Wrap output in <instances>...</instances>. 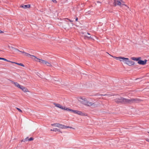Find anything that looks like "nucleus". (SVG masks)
Returning <instances> with one entry per match:
<instances>
[{
  "mask_svg": "<svg viewBox=\"0 0 149 149\" xmlns=\"http://www.w3.org/2000/svg\"><path fill=\"white\" fill-rule=\"evenodd\" d=\"M24 92H27L28 91V89L25 87H24L22 86H21L20 88Z\"/></svg>",
  "mask_w": 149,
  "mask_h": 149,
  "instance_id": "f8f14e48",
  "label": "nucleus"
},
{
  "mask_svg": "<svg viewBox=\"0 0 149 149\" xmlns=\"http://www.w3.org/2000/svg\"><path fill=\"white\" fill-rule=\"evenodd\" d=\"M23 53L25 55H26L27 56H31V58L33 59H34L36 61H37L36 59L38 60V58H37L36 56H34L31 55L25 52H23Z\"/></svg>",
  "mask_w": 149,
  "mask_h": 149,
  "instance_id": "39448f33",
  "label": "nucleus"
},
{
  "mask_svg": "<svg viewBox=\"0 0 149 149\" xmlns=\"http://www.w3.org/2000/svg\"><path fill=\"white\" fill-rule=\"evenodd\" d=\"M84 38L85 39H92V38L91 37V36H90V35L88 36L87 35L86 33H84Z\"/></svg>",
  "mask_w": 149,
  "mask_h": 149,
  "instance_id": "9d476101",
  "label": "nucleus"
},
{
  "mask_svg": "<svg viewBox=\"0 0 149 149\" xmlns=\"http://www.w3.org/2000/svg\"><path fill=\"white\" fill-rule=\"evenodd\" d=\"M3 32L1 30H0V33Z\"/></svg>",
  "mask_w": 149,
  "mask_h": 149,
  "instance_id": "f704fd0d",
  "label": "nucleus"
},
{
  "mask_svg": "<svg viewBox=\"0 0 149 149\" xmlns=\"http://www.w3.org/2000/svg\"><path fill=\"white\" fill-rule=\"evenodd\" d=\"M94 104V103H93L92 102H90L89 101H88L86 102V104L85 105L90 106L93 105Z\"/></svg>",
  "mask_w": 149,
  "mask_h": 149,
  "instance_id": "ddd939ff",
  "label": "nucleus"
},
{
  "mask_svg": "<svg viewBox=\"0 0 149 149\" xmlns=\"http://www.w3.org/2000/svg\"><path fill=\"white\" fill-rule=\"evenodd\" d=\"M148 133L149 134V132H148Z\"/></svg>",
  "mask_w": 149,
  "mask_h": 149,
  "instance_id": "ea45409f",
  "label": "nucleus"
},
{
  "mask_svg": "<svg viewBox=\"0 0 149 149\" xmlns=\"http://www.w3.org/2000/svg\"><path fill=\"white\" fill-rule=\"evenodd\" d=\"M141 58V57L136 58L134 57H132L131 58V59L134 61H138Z\"/></svg>",
  "mask_w": 149,
  "mask_h": 149,
  "instance_id": "2eb2a0df",
  "label": "nucleus"
},
{
  "mask_svg": "<svg viewBox=\"0 0 149 149\" xmlns=\"http://www.w3.org/2000/svg\"><path fill=\"white\" fill-rule=\"evenodd\" d=\"M54 104L55 105V106L56 107H57L59 108L61 107V105L60 104H56L55 103H54Z\"/></svg>",
  "mask_w": 149,
  "mask_h": 149,
  "instance_id": "4be33fe9",
  "label": "nucleus"
},
{
  "mask_svg": "<svg viewBox=\"0 0 149 149\" xmlns=\"http://www.w3.org/2000/svg\"><path fill=\"white\" fill-rule=\"evenodd\" d=\"M52 126H54L55 127H58L61 128H72V127H70L69 126H65L64 125L58 123H56L51 124Z\"/></svg>",
  "mask_w": 149,
  "mask_h": 149,
  "instance_id": "7ed1b4c3",
  "label": "nucleus"
},
{
  "mask_svg": "<svg viewBox=\"0 0 149 149\" xmlns=\"http://www.w3.org/2000/svg\"><path fill=\"white\" fill-rule=\"evenodd\" d=\"M52 1L54 2H56V0H52Z\"/></svg>",
  "mask_w": 149,
  "mask_h": 149,
  "instance_id": "2f4dec72",
  "label": "nucleus"
},
{
  "mask_svg": "<svg viewBox=\"0 0 149 149\" xmlns=\"http://www.w3.org/2000/svg\"><path fill=\"white\" fill-rule=\"evenodd\" d=\"M51 131H53L55 132L58 131L62 133V132H61L60 130L57 128H54L53 130L51 129Z\"/></svg>",
  "mask_w": 149,
  "mask_h": 149,
  "instance_id": "dca6fc26",
  "label": "nucleus"
},
{
  "mask_svg": "<svg viewBox=\"0 0 149 149\" xmlns=\"http://www.w3.org/2000/svg\"><path fill=\"white\" fill-rule=\"evenodd\" d=\"M104 95V96H105V95H106V94H105V95Z\"/></svg>",
  "mask_w": 149,
  "mask_h": 149,
  "instance_id": "e433bc0d",
  "label": "nucleus"
},
{
  "mask_svg": "<svg viewBox=\"0 0 149 149\" xmlns=\"http://www.w3.org/2000/svg\"><path fill=\"white\" fill-rule=\"evenodd\" d=\"M17 110L20 112H22V111L19 108H16Z\"/></svg>",
  "mask_w": 149,
  "mask_h": 149,
  "instance_id": "a878e982",
  "label": "nucleus"
},
{
  "mask_svg": "<svg viewBox=\"0 0 149 149\" xmlns=\"http://www.w3.org/2000/svg\"><path fill=\"white\" fill-rule=\"evenodd\" d=\"M12 84H14L15 86L17 87L20 88L21 86H22L20 85L17 82H15L13 81H12Z\"/></svg>",
  "mask_w": 149,
  "mask_h": 149,
  "instance_id": "9b49d317",
  "label": "nucleus"
},
{
  "mask_svg": "<svg viewBox=\"0 0 149 149\" xmlns=\"http://www.w3.org/2000/svg\"><path fill=\"white\" fill-rule=\"evenodd\" d=\"M15 50H16V51H19V52L20 51H19L18 49H16L15 48Z\"/></svg>",
  "mask_w": 149,
  "mask_h": 149,
  "instance_id": "c756f323",
  "label": "nucleus"
},
{
  "mask_svg": "<svg viewBox=\"0 0 149 149\" xmlns=\"http://www.w3.org/2000/svg\"><path fill=\"white\" fill-rule=\"evenodd\" d=\"M80 99L82 100L81 102L83 104L85 105L86 104V102L88 101L87 99L85 98L81 97Z\"/></svg>",
  "mask_w": 149,
  "mask_h": 149,
  "instance_id": "6e6552de",
  "label": "nucleus"
},
{
  "mask_svg": "<svg viewBox=\"0 0 149 149\" xmlns=\"http://www.w3.org/2000/svg\"><path fill=\"white\" fill-rule=\"evenodd\" d=\"M11 63H14L16 64H17L18 65H20V66H23V67L24 66V65L23 64L21 63H16V62H12V61H11Z\"/></svg>",
  "mask_w": 149,
  "mask_h": 149,
  "instance_id": "f3484780",
  "label": "nucleus"
},
{
  "mask_svg": "<svg viewBox=\"0 0 149 149\" xmlns=\"http://www.w3.org/2000/svg\"><path fill=\"white\" fill-rule=\"evenodd\" d=\"M78 17H76V18L75 19V21H78Z\"/></svg>",
  "mask_w": 149,
  "mask_h": 149,
  "instance_id": "473e14b6",
  "label": "nucleus"
},
{
  "mask_svg": "<svg viewBox=\"0 0 149 149\" xmlns=\"http://www.w3.org/2000/svg\"><path fill=\"white\" fill-rule=\"evenodd\" d=\"M78 111H77L75 110H72V112L74 113L77 114V112Z\"/></svg>",
  "mask_w": 149,
  "mask_h": 149,
  "instance_id": "b1692460",
  "label": "nucleus"
},
{
  "mask_svg": "<svg viewBox=\"0 0 149 149\" xmlns=\"http://www.w3.org/2000/svg\"><path fill=\"white\" fill-rule=\"evenodd\" d=\"M112 56V57H113V58L116 59L117 60H118L119 59H122V58H121L123 57H121V56H120V57H117L115 56Z\"/></svg>",
  "mask_w": 149,
  "mask_h": 149,
  "instance_id": "6ab92c4d",
  "label": "nucleus"
},
{
  "mask_svg": "<svg viewBox=\"0 0 149 149\" xmlns=\"http://www.w3.org/2000/svg\"><path fill=\"white\" fill-rule=\"evenodd\" d=\"M33 139L32 137H31L30 139H28V141H30L33 140Z\"/></svg>",
  "mask_w": 149,
  "mask_h": 149,
  "instance_id": "393cba45",
  "label": "nucleus"
},
{
  "mask_svg": "<svg viewBox=\"0 0 149 149\" xmlns=\"http://www.w3.org/2000/svg\"><path fill=\"white\" fill-rule=\"evenodd\" d=\"M64 110H66L68 111H71L72 112V109L67 108L66 107H64Z\"/></svg>",
  "mask_w": 149,
  "mask_h": 149,
  "instance_id": "a211bd4d",
  "label": "nucleus"
},
{
  "mask_svg": "<svg viewBox=\"0 0 149 149\" xmlns=\"http://www.w3.org/2000/svg\"><path fill=\"white\" fill-rule=\"evenodd\" d=\"M19 52H22V53H23V52L21 51H19Z\"/></svg>",
  "mask_w": 149,
  "mask_h": 149,
  "instance_id": "c9c22d12",
  "label": "nucleus"
},
{
  "mask_svg": "<svg viewBox=\"0 0 149 149\" xmlns=\"http://www.w3.org/2000/svg\"><path fill=\"white\" fill-rule=\"evenodd\" d=\"M59 108L63 109H64V107L61 105V107Z\"/></svg>",
  "mask_w": 149,
  "mask_h": 149,
  "instance_id": "bb28decb",
  "label": "nucleus"
},
{
  "mask_svg": "<svg viewBox=\"0 0 149 149\" xmlns=\"http://www.w3.org/2000/svg\"><path fill=\"white\" fill-rule=\"evenodd\" d=\"M11 48L12 49H13L14 50H15V48H14L13 47H11Z\"/></svg>",
  "mask_w": 149,
  "mask_h": 149,
  "instance_id": "c85d7f7f",
  "label": "nucleus"
},
{
  "mask_svg": "<svg viewBox=\"0 0 149 149\" xmlns=\"http://www.w3.org/2000/svg\"><path fill=\"white\" fill-rule=\"evenodd\" d=\"M0 60H4L5 61H7L8 62H11V61H10L9 60H8L6 59H5V58H3L0 57Z\"/></svg>",
  "mask_w": 149,
  "mask_h": 149,
  "instance_id": "aec40b11",
  "label": "nucleus"
},
{
  "mask_svg": "<svg viewBox=\"0 0 149 149\" xmlns=\"http://www.w3.org/2000/svg\"><path fill=\"white\" fill-rule=\"evenodd\" d=\"M141 100L137 98H131L127 99V104H131L132 103H138L141 101Z\"/></svg>",
  "mask_w": 149,
  "mask_h": 149,
  "instance_id": "20e7f679",
  "label": "nucleus"
},
{
  "mask_svg": "<svg viewBox=\"0 0 149 149\" xmlns=\"http://www.w3.org/2000/svg\"><path fill=\"white\" fill-rule=\"evenodd\" d=\"M29 138L28 137H26L24 139H23L22 140V142H25L26 141H28Z\"/></svg>",
  "mask_w": 149,
  "mask_h": 149,
  "instance_id": "5701e85b",
  "label": "nucleus"
},
{
  "mask_svg": "<svg viewBox=\"0 0 149 149\" xmlns=\"http://www.w3.org/2000/svg\"><path fill=\"white\" fill-rule=\"evenodd\" d=\"M146 140L147 141L149 142V139H146Z\"/></svg>",
  "mask_w": 149,
  "mask_h": 149,
  "instance_id": "7c9ffc66",
  "label": "nucleus"
},
{
  "mask_svg": "<svg viewBox=\"0 0 149 149\" xmlns=\"http://www.w3.org/2000/svg\"><path fill=\"white\" fill-rule=\"evenodd\" d=\"M77 114L83 116L84 114L80 111H78L77 112Z\"/></svg>",
  "mask_w": 149,
  "mask_h": 149,
  "instance_id": "412c9836",
  "label": "nucleus"
},
{
  "mask_svg": "<svg viewBox=\"0 0 149 149\" xmlns=\"http://www.w3.org/2000/svg\"><path fill=\"white\" fill-rule=\"evenodd\" d=\"M70 22H72V21H71V20H70Z\"/></svg>",
  "mask_w": 149,
  "mask_h": 149,
  "instance_id": "4c0bfd02",
  "label": "nucleus"
},
{
  "mask_svg": "<svg viewBox=\"0 0 149 149\" xmlns=\"http://www.w3.org/2000/svg\"><path fill=\"white\" fill-rule=\"evenodd\" d=\"M30 5L29 4L24 5H21L20 7L24 8H29L30 7Z\"/></svg>",
  "mask_w": 149,
  "mask_h": 149,
  "instance_id": "4468645a",
  "label": "nucleus"
},
{
  "mask_svg": "<svg viewBox=\"0 0 149 149\" xmlns=\"http://www.w3.org/2000/svg\"><path fill=\"white\" fill-rule=\"evenodd\" d=\"M37 61H38L39 62L43 64H47V63H48V62H47V61L42 60V59H40L38 58V60L37 59Z\"/></svg>",
  "mask_w": 149,
  "mask_h": 149,
  "instance_id": "1a4fd4ad",
  "label": "nucleus"
},
{
  "mask_svg": "<svg viewBox=\"0 0 149 149\" xmlns=\"http://www.w3.org/2000/svg\"><path fill=\"white\" fill-rule=\"evenodd\" d=\"M114 101L118 104L122 103L126 104H127V99L120 97L119 98L114 99Z\"/></svg>",
  "mask_w": 149,
  "mask_h": 149,
  "instance_id": "f257e3e1",
  "label": "nucleus"
},
{
  "mask_svg": "<svg viewBox=\"0 0 149 149\" xmlns=\"http://www.w3.org/2000/svg\"><path fill=\"white\" fill-rule=\"evenodd\" d=\"M147 60L145 59L144 61H142L139 59L138 62V63L140 65H144L146 63Z\"/></svg>",
  "mask_w": 149,
  "mask_h": 149,
  "instance_id": "0eeeda50",
  "label": "nucleus"
},
{
  "mask_svg": "<svg viewBox=\"0 0 149 149\" xmlns=\"http://www.w3.org/2000/svg\"><path fill=\"white\" fill-rule=\"evenodd\" d=\"M86 34H87H87H88V35H90V34L89 33H86Z\"/></svg>",
  "mask_w": 149,
  "mask_h": 149,
  "instance_id": "72a5a7b5",
  "label": "nucleus"
},
{
  "mask_svg": "<svg viewBox=\"0 0 149 149\" xmlns=\"http://www.w3.org/2000/svg\"><path fill=\"white\" fill-rule=\"evenodd\" d=\"M114 3L115 4V6H121L122 7L123 6L125 5V6H127L126 5H124L123 4H122L121 3V2L118 0H114Z\"/></svg>",
  "mask_w": 149,
  "mask_h": 149,
  "instance_id": "423d86ee",
  "label": "nucleus"
},
{
  "mask_svg": "<svg viewBox=\"0 0 149 149\" xmlns=\"http://www.w3.org/2000/svg\"><path fill=\"white\" fill-rule=\"evenodd\" d=\"M120 61H122V60H120Z\"/></svg>",
  "mask_w": 149,
  "mask_h": 149,
  "instance_id": "58836bf2",
  "label": "nucleus"
},
{
  "mask_svg": "<svg viewBox=\"0 0 149 149\" xmlns=\"http://www.w3.org/2000/svg\"><path fill=\"white\" fill-rule=\"evenodd\" d=\"M0 51H1V50H0Z\"/></svg>",
  "mask_w": 149,
  "mask_h": 149,
  "instance_id": "a19ab883",
  "label": "nucleus"
},
{
  "mask_svg": "<svg viewBox=\"0 0 149 149\" xmlns=\"http://www.w3.org/2000/svg\"><path fill=\"white\" fill-rule=\"evenodd\" d=\"M121 58H122V59L123 60V61L125 63L129 66H131L134 65V61H130L128 58L124 57H122Z\"/></svg>",
  "mask_w": 149,
  "mask_h": 149,
  "instance_id": "f03ea898",
  "label": "nucleus"
},
{
  "mask_svg": "<svg viewBox=\"0 0 149 149\" xmlns=\"http://www.w3.org/2000/svg\"><path fill=\"white\" fill-rule=\"evenodd\" d=\"M46 64L48 66H51V64L49 62H48V63H47V64Z\"/></svg>",
  "mask_w": 149,
  "mask_h": 149,
  "instance_id": "cd10ccee",
  "label": "nucleus"
}]
</instances>
